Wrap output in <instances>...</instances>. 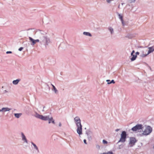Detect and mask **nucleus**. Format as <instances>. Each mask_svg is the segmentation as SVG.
Here are the masks:
<instances>
[{"label":"nucleus","mask_w":154,"mask_h":154,"mask_svg":"<svg viewBox=\"0 0 154 154\" xmlns=\"http://www.w3.org/2000/svg\"><path fill=\"white\" fill-rule=\"evenodd\" d=\"M103 144H107L108 143V142L106 140H103Z\"/></svg>","instance_id":"4be33fe9"},{"label":"nucleus","mask_w":154,"mask_h":154,"mask_svg":"<svg viewBox=\"0 0 154 154\" xmlns=\"http://www.w3.org/2000/svg\"><path fill=\"white\" fill-rule=\"evenodd\" d=\"M134 52H135V51H134L133 50V51H132V52H131V55H133V54H134Z\"/></svg>","instance_id":"cd10ccee"},{"label":"nucleus","mask_w":154,"mask_h":154,"mask_svg":"<svg viewBox=\"0 0 154 154\" xmlns=\"http://www.w3.org/2000/svg\"><path fill=\"white\" fill-rule=\"evenodd\" d=\"M74 120L77 127V133L79 135H82V125L81 124V121L80 118L78 116H76L74 118Z\"/></svg>","instance_id":"f03ea898"},{"label":"nucleus","mask_w":154,"mask_h":154,"mask_svg":"<svg viewBox=\"0 0 154 154\" xmlns=\"http://www.w3.org/2000/svg\"><path fill=\"white\" fill-rule=\"evenodd\" d=\"M127 135L126 132L125 131H122L120 135V138L118 143H124L126 141Z\"/></svg>","instance_id":"423d86ee"},{"label":"nucleus","mask_w":154,"mask_h":154,"mask_svg":"<svg viewBox=\"0 0 154 154\" xmlns=\"http://www.w3.org/2000/svg\"><path fill=\"white\" fill-rule=\"evenodd\" d=\"M42 111H44V110L43 109L42 110Z\"/></svg>","instance_id":"4c0bfd02"},{"label":"nucleus","mask_w":154,"mask_h":154,"mask_svg":"<svg viewBox=\"0 0 154 154\" xmlns=\"http://www.w3.org/2000/svg\"><path fill=\"white\" fill-rule=\"evenodd\" d=\"M31 144L33 146V148L38 152H39V150L38 148V147L36 145L32 142H31Z\"/></svg>","instance_id":"9d476101"},{"label":"nucleus","mask_w":154,"mask_h":154,"mask_svg":"<svg viewBox=\"0 0 154 154\" xmlns=\"http://www.w3.org/2000/svg\"><path fill=\"white\" fill-rule=\"evenodd\" d=\"M118 15L119 16V19L121 20V21H122L123 19V17L120 14L118 13Z\"/></svg>","instance_id":"aec40b11"},{"label":"nucleus","mask_w":154,"mask_h":154,"mask_svg":"<svg viewBox=\"0 0 154 154\" xmlns=\"http://www.w3.org/2000/svg\"><path fill=\"white\" fill-rule=\"evenodd\" d=\"M83 141H84V143H85V144H87V142H86V140L84 139V140Z\"/></svg>","instance_id":"7c9ffc66"},{"label":"nucleus","mask_w":154,"mask_h":154,"mask_svg":"<svg viewBox=\"0 0 154 154\" xmlns=\"http://www.w3.org/2000/svg\"><path fill=\"white\" fill-rule=\"evenodd\" d=\"M34 116L36 118L41 119L44 121L48 120V123H50L51 122V121L52 120L53 118L51 116H50L49 115L47 116H44L42 115H40L38 114L37 112H36Z\"/></svg>","instance_id":"7ed1b4c3"},{"label":"nucleus","mask_w":154,"mask_h":154,"mask_svg":"<svg viewBox=\"0 0 154 154\" xmlns=\"http://www.w3.org/2000/svg\"><path fill=\"white\" fill-rule=\"evenodd\" d=\"M23 49V48L22 47L20 48L18 50L20 51H21Z\"/></svg>","instance_id":"393cba45"},{"label":"nucleus","mask_w":154,"mask_h":154,"mask_svg":"<svg viewBox=\"0 0 154 154\" xmlns=\"http://www.w3.org/2000/svg\"><path fill=\"white\" fill-rule=\"evenodd\" d=\"M12 53V52L11 51H7L6 52V53L7 54H11V53Z\"/></svg>","instance_id":"bb28decb"},{"label":"nucleus","mask_w":154,"mask_h":154,"mask_svg":"<svg viewBox=\"0 0 154 154\" xmlns=\"http://www.w3.org/2000/svg\"><path fill=\"white\" fill-rule=\"evenodd\" d=\"M51 85L53 87V88L52 89V90L56 94H58V91L54 86L52 84H51Z\"/></svg>","instance_id":"f8f14e48"},{"label":"nucleus","mask_w":154,"mask_h":154,"mask_svg":"<svg viewBox=\"0 0 154 154\" xmlns=\"http://www.w3.org/2000/svg\"><path fill=\"white\" fill-rule=\"evenodd\" d=\"M5 92H7L6 90H5Z\"/></svg>","instance_id":"c9c22d12"},{"label":"nucleus","mask_w":154,"mask_h":154,"mask_svg":"<svg viewBox=\"0 0 154 154\" xmlns=\"http://www.w3.org/2000/svg\"><path fill=\"white\" fill-rule=\"evenodd\" d=\"M61 126H62L61 123V122H60L59 123V127H61Z\"/></svg>","instance_id":"c756f323"},{"label":"nucleus","mask_w":154,"mask_h":154,"mask_svg":"<svg viewBox=\"0 0 154 154\" xmlns=\"http://www.w3.org/2000/svg\"><path fill=\"white\" fill-rule=\"evenodd\" d=\"M35 35L38 39L35 40L30 37H29V40L32 42V45H34L36 42H39L41 45H44L46 47L51 42L47 33L43 30H37L35 32Z\"/></svg>","instance_id":"f257e3e1"},{"label":"nucleus","mask_w":154,"mask_h":154,"mask_svg":"<svg viewBox=\"0 0 154 154\" xmlns=\"http://www.w3.org/2000/svg\"><path fill=\"white\" fill-rule=\"evenodd\" d=\"M91 133V132H86V134H87L88 136L89 137V135Z\"/></svg>","instance_id":"b1692460"},{"label":"nucleus","mask_w":154,"mask_h":154,"mask_svg":"<svg viewBox=\"0 0 154 154\" xmlns=\"http://www.w3.org/2000/svg\"><path fill=\"white\" fill-rule=\"evenodd\" d=\"M129 1L130 3H132L134 2H135L136 0H129Z\"/></svg>","instance_id":"5701e85b"},{"label":"nucleus","mask_w":154,"mask_h":154,"mask_svg":"<svg viewBox=\"0 0 154 154\" xmlns=\"http://www.w3.org/2000/svg\"><path fill=\"white\" fill-rule=\"evenodd\" d=\"M22 114L21 113H14V115L15 117L17 118H19L22 115Z\"/></svg>","instance_id":"dca6fc26"},{"label":"nucleus","mask_w":154,"mask_h":154,"mask_svg":"<svg viewBox=\"0 0 154 154\" xmlns=\"http://www.w3.org/2000/svg\"><path fill=\"white\" fill-rule=\"evenodd\" d=\"M143 126L141 124H137L132 128L131 130L134 131H138L143 128Z\"/></svg>","instance_id":"0eeeda50"},{"label":"nucleus","mask_w":154,"mask_h":154,"mask_svg":"<svg viewBox=\"0 0 154 154\" xmlns=\"http://www.w3.org/2000/svg\"><path fill=\"white\" fill-rule=\"evenodd\" d=\"M45 106L43 107V108L44 109L45 108Z\"/></svg>","instance_id":"e433bc0d"},{"label":"nucleus","mask_w":154,"mask_h":154,"mask_svg":"<svg viewBox=\"0 0 154 154\" xmlns=\"http://www.w3.org/2000/svg\"><path fill=\"white\" fill-rule=\"evenodd\" d=\"M139 53L138 52H137L136 53V54H135V55H136V56L137 55H139Z\"/></svg>","instance_id":"2f4dec72"},{"label":"nucleus","mask_w":154,"mask_h":154,"mask_svg":"<svg viewBox=\"0 0 154 154\" xmlns=\"http://www.w3.org/2000/svg\"><path fill=\"white\" fill-rule=\"evenodd\" d=\"M119 130H120V129H116L115 130V131H116V132H117V131H119Z\"/></svg>","instance_id":"473e14b6"},{"label":"nucleus","mask_w":154,"mask_h":154,"mask_svg":"<svg viewBox=\"0 0 154 154\" xmlns=\"http://www.w3.org/2000/svg\"><path fill=\"white\" fill-rule=\"evenodd\" d=\"M132 56V57L131 58V61H133L137 57L136 55H135L134 54H133V55H131Z\"/></svg>","instance_id":"f3484780"},{"label":"nucleus","mask_w":154,"mask_h":154,"mask_svg":"<svg viewBox=\"0 0 154 154\" xmlns=\"http://www.w3.org/2000/svg\"><path fill=\"white\" fill-rule=\"evenodd\" d=\"M20 79H17L16 80H14L12 82L13 84L14 85H17L18 84L19 82L20 81Z\"/></svg>","instance_id":"9b49d317"},{"label":"nucleus","mask_w":154,"mask_h":154,"mask_svg":"<svg viewBox=\"0 0 154 154\" xmlns=\"http://www.w3.org/2000/svg\"><path fill=\"white\" fill-rule=\"evenodd\" d=\"M152 129L151 127L149 126L146 127L144 131H143V132L140 134L141 136H147L149 135L152 132Z\"/></svg>","instance_id":"39448f33"},{"label":"nucleus","mask_w":154,"mask_h":154,"mask_svg":"<svg viewBox=\"0 0 154 154\" xmlns=\"http://www.w3.org/2000/svg\"><path fill=\"white\" fill-rule=\"evenodd\" d=\"M51 122L53 123V124H55V122H54V120L52 119V120L51 121Z\"/></svg>","instance_id":"c85d7f7f"},{"label":"nucleus","mask_w":154,"mask_h":154,"mask_svg":"<svg viewBox=\"0 0 154 154\" xmlns=\"http://www.w3.org/2000/svg\"><path fill=\"white\" fill-rule=\"evenodd\" d=\"M106 81L108 82L107 84H109L111 83L114 84L115 83V82L113 80H112L110 82H109L110 81V80H106Z\"/></svg>","instance_id":"a211bd4d"},{"label":"nucleus","mask_w":154,"mask_h":154,"mask_svg":"<svg viewBox=\"0 0 154 154\" xmlns=\"http://www.w3.org/2000/svg\"><path fill=\"white\" fill-rule=\"evenodd\" d=\"M101 154H114L112 151H109L107 152H103L101 153Z\"/></svg>","instance_id":"6ab92c4d"},{"label":"nucleus","mask_w":154,"mask_h":154,"mask_svg":"<svg viewBox=\"0 0 154 154\" xmlns=\"http://www.w3.org/2000/svg\"><path fill=\"white\" fill-rule=\"evenodd\" d=\"M20 135L21 140L22 142L23 145H24V148H27L28 147V141L26 137V136L24 133L22 132H21Z\"/></svg>","instance_id":"20e7f679"},{"label":"nucleus","mask_w":154,"mask_h":154,"mask_svg":"<svg viewBox=\"0 0 154 154\" xmlns=\"http://www.w3.org/2000/svg\"><path fill=\"white\" fill-rule=\"evenodd\" d=\"M136 142V140L135 138L134 137H131L130 138V142H129V145L130 146H132L135 144V143Z\"/></svg>","instance_id":"6e6552de"},{"label":"nucleus","mask_w":154,"mask_h":154,"mask_svg":"<svg viewBox=\"0 0 154 154\" xmlns=\"http://www.w3.org/2000/svg\"><path fill=\"white\" fill-rule=\"evenodd\" d=\"M11 109H10L8 107H3L2 108V112H6L7 111H8L11 110Z\"/></svg>","instance_id":"4468645a"},{"label":"nucleus","mask_w":154,"mask_h":154,"mask_svg":"<svg viewBox=\"0 0 154 154\" xmlns=\"http://www.w3.org/2000/svg\"><path fill=\"white\" fill-rule=\"evenodd\" d=\"M149 51H148L147 54H149L152 53L154 51V45L148 48Z\"/></svg>","instance_id":"1a4fd4ad"},{"label":"nucleus","mask_w":154,"mask_h":154,"mask_svg":"<svg viewBox=\"0 0 154 154\" xmlns=\"http://www.w3.org/2000/svg\"><path fill=\"white\" fill-rule=\"evenodd\" d=\"M111 0H106V1L108 3H109Z\"/></svg>","instance_id":"72a5a7b5"},{"label":"nucleus","mask_w":154,"mask_h":154,"mask_svg":"<svg viewBox=\"0 0 154 154\" xmlns=\"http://www.w3.org/2000/svg\"><path fill=\"white\" fill-rule=\"evenodd\" d=\"M108 29L110 32L111 35H112L114 33V29L111 26H109L108 28Z\"/></svg>","instance_id":"ddd939ff"},{"label":"nucleus","mask_w":154,"mask_h":154,"mask_svg":"<svg viewBox=\"0 0 154 154\" xmlns=\"http://www.w3.org/2000/svg\"><path fill=\"white\" fill-rule=\"evenodd\" d=\"M122 22V25L123 26H125V23H124L123 20L122 21H121Z\"/></svg>","instance_id":"a878e982"},{"label":"nucleus","mask_w":154,"mask_h":154,"mask_svg":"<svg viewBox=\"0 0 154 154\" xmlns=\"http://www.w3.org/2000/svg\"><path fill=\"white\" fill-rule=\"evenodd\" d=\"M83 34L84 35H85L87 36H88L89 37L92 36L91 34L89 32H83Z\"/></svg>","instance_id":"2eb2a0df"},{"label":"nucleus","mask_w":154,"mask_h":154,"mask_svg":"<svg viewBox=\"0 0 154 154\" xmlns=\"http://www.w3.org/2000/svg\"><path fill=\"white\" fill-rule=\"evenodd\" d=\"M148 54H140V56L141 57H145Z\"/></svg>","instance_id":"412c9836"},{"label":"nucleus","mask_w":154,"mask_h":154,"mask_svg":"<svg viewBox=\"0 0 154 154\" xmlns=\"http://www.w3.org/2000/svg\"><path fill=\"white\" fill-rule=\"evenodd\" d=\"M2 112V108L1 109H0V112Z\"/></svg>","instance_id":"f704fd0d"}]
</instances>
